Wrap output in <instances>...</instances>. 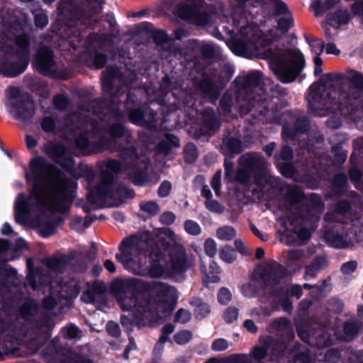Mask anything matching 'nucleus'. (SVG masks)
<instances>
[{
	"instance_id": "0eeeda50",
	"label": "nucleus",
	"mask_w": 363,
	"mask_h": 363,
	"mask_svg": "<svg viewBox=\"0 0 363 363\" xmlns=\"http://www.w3.org/2000/svg\"><path fill=\"white\" fill-rule=\"evenodd\" d=\"M325 87L321 84H313L307 95V101L308 105L313 112L318 116H324L325 113L319 111L318 109L323 105H328L331 103L335 98L337 94L336 91L328 94L327 96L320 94L321 91H325Z\"/></svg>"
},
{
	"instance_id": "e2e57ef3",
	"label": "nucleus",
	"mask_w": 363,
	"mask_h": 363,
	"mask_svg": "<svg viewBox=\"0 0 363 363\" xmlns=\"http://www.w3.org/2000/svg\"><path fill=\"white\" fill-rule=\"evenodd\" d=\"M201 194L204 197H206L207 199H209L210 196H211V192L210 189L207 186H205L202 189Z\"/></svg>"
},
{
	"instance_id": "13d9d810",
	"label": "nucleus",
	"mask_w": 363,
	"mask_h": 363,
	"mask_svg": "<svg viewBox=\"0 0 363 363\" xmlns=\"http://www.w3.org/2000/svg\"><path fill=\"white\" fill-rule=\"evenodd\" d=\"M12 232L11 226L9 223H4L1 228V233L4 235H8Z\"/></svg>"
},
{
	"instance_id": "7c9ffc66",
	"label": "nucleus",
	"mask_w": 363,
	"mask_h": 363,
	"mask_svg": "<svg viewBox=\"0 0 363 363\" xmlns=\"http://www.w3.org/2000/svg\"><path fill=\"white\" fill-rule=\"evenodd\" d=\"M163 143L167 145V148L179 147V139L172 135H167L165 137V140L163 142Z\"/></svg>"
},
{
	"instance_id": "2eb2a0df",
	"label": "nucleus",
	"mask_w": 363,
	"mask_h": 363,
	"mask_svg": "<svg viewBox=\"0 0 363 363\" xmlns=\"http://www.w3.org/2000/svg\"><path fill=\"white\" fill-rule=\"evenodd\" d=\"M192 304H194L196 306V308L195 310V315L197 318H202L210 313L209 306L206 303L200 302L199 300L194 301L192 302Z\"/></svg>"
},
{
	"instance_id": "a211bd4d",
	"label": "nucleus",
	"mask_w": 363,
	"mask_h": 363,
	"mask_svg": "<svg viewBox=\"0 0 363 363\" xmlns=\"http://www.w3.org/2000/svg\"><path fill=\"white\" fill-rule=\"evenodd\" d=\"M311 52L315 55H320L323 52L324 43L320 39H315L309 41Z\"/></svg>"
},
{
	"instance_id": "69168bd1",
	"label": "nucleus",
	"mask_w": 363,
	"mask_h": 363,
	"mask_svg": "<svg viewBox=\"0 0 363 363\" xmlns=\"http://www.w3.org/2000/svg\"><path fill=\"white\" fill-rule=\"evenodd\" d=\"M251 230L252 232L256 235L257 237H259L262 240H265L264 237L261 235L260 232L258 230V229L253 225H250Z\"/></svg>"
},
{
	"instance_id": "b1692460",
	"label": "nucleus",
	"mask_w": 363,
	"mask_h": 363,
	"mask_svg": "<svg viewBox=\"0 0 363 363\" xmlns=\"http://www.w3.org/2000/svg\"><path fill=\"white\" fill-rule=\"evenodd\" d=\"M186 231L191 235H199L201 233V228L199 225L192 220H188L185 223Z\"/></svg>"
},
{
	"instance_id": "f257e3e1",
	"label": "nucleus",
	"mask_w": 363,
	"mask_h": 363,
	"mask_svg": "<svg viewBox=\"0 0 363 363\" xmlns=\"http://www.w3.org/2000/svg\"><path fill=\"white\" fill-rule=\"evenodd\" d=\"M26 177L33 182V187L28 201H26L23 194L16 199L15 216L18 223H26L33 200L37 205L50 211H60L67 205L64 182L57 172L44 164L41 159L32 161L30 171L26 174Z\"/></svg>"
},
{
	"instance_id": "39448f33",
	"label": "nucleus",
	"mask_w": 363,
	"mask_h": 363,
	"mask_svg": "<svg viewBox=\"0 0 363 363\" xmlns=\"http://www.w3.org/2000/svg\"><path fill=\"white\" fill-rule=\"evenodd\" d=\"M269 43L270 40L262 35L256 25L242 21L230 48L238 55L251 57L253 55L260 54Z\"/></svg>"
},
{
	"instance_id": "4468645a",
	"label": "nucleus",
	"mask_w": 363,
	"mask_h": 363,
	"mask_svg": "<svg viewBox=\"0 0 363 363\" xmlns=\"http://www.w3.org/2000/svg\"><path fill=\"white\" fill-rule=\"evenodd\" d=\"M28 65V62L26 60H22L20 62V65L17 68H14L13 66H8L5 70V74L8 77H16L19 74L24 72L26 67Z\"/></svg>"
},
{
	"instance_id": "4be33fe9",
	"label": "nucleus",
	"mask_w": 363,
	"mask_h": 363,
	"mask_svg": "<svg viewBox=\"0 0 363 363\" xmlns=\"http://www.w3.org/2000/svg\"><path fill=\"white\" fill-rule=\"evenodd\" d=\"M229 345L230 344L226 340L219 338L213 342L211 347L214 351L220 352L228 349Z\"/></svg>"
},
{
	"instance_id": "f704fd0d",
	"label": "nucleus",
	"mask_w": 363,
	"mask_h": 363,
	"mask_svg": "<svg viewBox=\"0 0 363 363\" xmlns=\"http://www.w3.org/2000/svg\"><path fill=\"white\" fill-rule=\"evenodd\" d=\"M252 354L256 359L260 360L266 356L267 350L265 347H257L254 348Z\"/></svg>"
},
{
	"instance_id": "052dcab7",
	"label": "nucleus",
	"mask_w": 363,
	"mask_h": 363,
	"mask_svg": "<svg viewBox=\"0 0 363 363\" xmlns=\"http://www.w3.org/2000/svg\"><path fill=\"white\" fill-rule=\"evenodd\" d=\"M274 149V144L271 143L264 147V151L268 156H271Z\"/></svg>"
},
{
	"instance_id": "1a4fd4ad",
	"label": "nucleus",
	"mask_w": 363,
	"mask_h": 363,
	"mask_svg": "<svg viewBox=\"0 0 363 363\" xmlns=\"http://www.w3.org/2000/svg\"><path fill=\"white\" fill-rule=\"evenodd\" d=\"M276 11L279 14L284 15L278 21V29L281 33H285L293 24L291 15L287 12L288 9L286 4L281 1L277 2Z\"/></svg>"
},
{
	"instance_id": "49530a36",
	"label": "nucleus",
	"mask_w": 363,
	"mask_h": 363,
	"mask_svg": "<svg viewBox=\"0 0 363 363\" xmlns=\"http://www.w3.org/2000/svg\"><path fill=\"white\" fill-rule=\"evenodd\" d=\"M325 51L327 54H333L335 55H339L340 53V50L333 43H328L325 46Z\"/></svg>"
},
{
	"instance_id": "f3484780",
	"label": "nucleus",
	"mask_w": 363,
	"mask_h": 363,
	"mask_svg": "<svg viewBox=\"0 0 363 363\" xmlns=\"http://www.w3.org/2000/svg\"><path fill=\"white\" fill-rule=\"evenodd\" d=\"M347 78L356 86H363V74L360 72L349 70L347 73Z\"/></svg>"
},
{
	"instance_id": "58836bf2",
	"label": "nucleus",
	"mask_w": 363,
	"mask_h": 363,
	"mask_svg": "<svg viewBox=\"0 0 363 363\" xmlns=\"http://www.w3.org/2000/svg\"><path fill=\"white\" fill-rule=\"evenodd\" d=\"M302 257L303 252L299 250H291L289 252V259L291 262L300 260Z\"/></svg>"
},
{
	"instance_id": "6ab92c4d",
	"label": "nucleus",
	"mask_w": 363,
	"mask_h": 363,
	"mask_svg": "<svg viewBox=\"0 0 363 363\" xmlns=\"http://www.w3.org/2000/svg\"><path fill=\"white\" fill-rule=\"evenodd\" d=\"M204 249L207 255L214 257L217 253V245L212 238H208L204 243Z\"/></svg>"
},
{
	"instance_id": "09e8293b",
	"label": "nucleus",
	"mask_w": 363,
	"mask_h": 363,
	"mask_svg": "<svg viewBox=\"0 0 363 363\" xmlns=\"http://www.w3.org/2000/svg\"><path fill=\"white\" fill-rule=\"evenodd\" d=\"M106 57L104 55H96L94 59V64L97 68L102 67L106 63Z\"/></svg>"
},
{
	"instance_id": "f03ea898",
	"label": "nucleus",
	"mask_w": 363,
	"mask_h": 363,
	"mask_svg": "<svg viewBox=\"0 0 363 363\" xmlns=\"http://www.w3.org/2000/svg\"><path fill=\"white\" fill-rule=\"evenodd\" d=\"M166 235L169 240V243L172 242L175 245L169 252L171 257L169 264L163 259L162 255L151 253L152 263L149 268L146 265V255L141 252V247L145 244L139 242L136 237H131L122 242L121 253L116 255V258L125 269L139 275L159 277L164 276L169 270H182L185 263L184 248L174 233L167 230Z\"/></svg>"
},
{
	"instance_id": "603ef678",
	"label": "nucleus",
	"mask_w": 363,
	"mask_h": 363,
	"mask_svg": "<svg viewBox=\"0 0 363 363\" xmlns=\"http://www.w3.org/2000/svg\"><path fill=\"white\" fill-rule=\"evenodd\" d=\"M130 119L134 123H140L141 122V114L138 111L131 112Z\"/></svg>"
},
{
	"instance_id": "9b49d317",
	"label": "nucleus",
	"mask_w": 363,
	"mask_h": 363,
	"mask_svg": "<svg viewBox=\"0 0 363 363\" xmlns=\"http://www.w3.org/2000/svg\"><path fill=\"white\" fill-rule=\"evenodd\" d=\"M236 231L231 226H223L216 230V237L220 240L228 241L235 238Z\"/></svg>"
},
{
	"instance_id": "c756f323",
	"label": "nucleus",
	"mask_w": 363,
	"mask_h": 363,
	"mask_svg": "<svg viewBox=\"0 0 363 363\" xmlns=\"http://www.w3.org/2000/svg\"><path fill=\"white\" fill-rule=\"evenodd\" d=\"M35 22L38 27L43 28L48 24V19L43 12H38L35 16Z\"/></svg>"
},
{
	"instance_id": "864d4df0",
	"label": "nucleus",
	"mask_w": 363,
	"mask_h": 363,
	"mask_svg": "<svg viewBox=\"0 0 363 363\" xmlns=\"http://www.w3.org/2000/svg\"><path fill=\"white\" fill-rule=\"evenodd\" d=\"M244 326L250 333H255L257 331V327L254 322L247 320L244 323Z\"/></svg>"
},
{
	"instance_id": "2f4dec72",
	"label": "nucleus",
	"mask_w": 363,
	"mask_h": 363,
	"mask_svg": "<svg viewBox=\"0 0 363 363\" xmlns=\"http://www.w3.org/2000/svg\"><path fill=\"white\" fill-rule=\"evenodd\" d=\"M172 189L171 184L169 182H164L158 189V194L162 197H165L170 193Z\"/></svg>"
},
{
	"instance_id": "4d7b16f0",
	"label": "nucleus",
	"mask_w": 363,
	"mask_h": 363,
	"mask_svg": "<svg viewBox=\"0 0 363 363\" xmlns=\"http://www.w3.org/2000/svg\"><path fill=\"white\" fill-rule=\"evenodd\" d=\"M56 302L52 297H48L44 301V305L46 308H51L55 306Z\"/></svg>"
},
{
	"instance_id": "5fc2aeb1",
	"label": "nucleus",
	"mask_w": 363,
	"mask_h": 363,
	"mask_svg": "<svg viewBox=\"0 0 363 363\" xmlns=\"http://www.w3.org/2000/svg\"><path fill=\"white\" fill-rule=\"evenodd\" d=\"M26 140L27 146L29 149L33 148L36 146L37 141L33 137L28 135V136H26Z\"/></svg>"
},
{
	"instance_id": "8fccbe9b",
	"label": "nucleus",
	"mask_w": 363,
	"mask_h": 363,
	"mask_svg": "<svg viewBox=\"0 0 363 363\" xmlns=\"http://www.w3.org/2000/svg\"><path fill=\"white\" fill-rule=\"evenodd\" d=\"M235 246L237 249V250L243 255H247V251L245 250V247L244 243L240 240H235Z\"/></svg>"
},
{
	"instance_id": "e433bc0d",
	"label": "nucleus",
	"mask_w": 363,
	"mask_h": 363,
	"mask_svg": "<svg viewBox=\"0 0 363 363\" xmlns=\"http://www.w3.org/2000/svg\"><path fill=\"white\" fill-rule=\"evenodd\" d=\"M42 128L46 132H50L54 130L55 123L52 118H45L42 122Z\"/></svg>"
},
{
	"instance_id": "72a5a7b5",
	"label": "nucleus",
	"mask_w": 363,
	"mask_h": 363,
	"mask_svg": "<svg viewBox=\"0 0 363 363\" xmlns=\"http://www.w3.org/2000/svg\"><path fill=\"white\" fill-rule=\"evenodd\" d=\"M357 268V263L354 261H350L344 264L341 268L342 272L345 274L353 272Z\"/></svg>"
},
{
	"instance_id": "a878e982",
	"label": "nucleus",
	"mask_w": 363,
	"mask_h": 363,
	"mask_svg": "<svg viewBox=\"0 0 363 363\" xmlns=\"http://www.w3.org/2000/svg\"><path fill=\"white\" fill-rule=\"evenodd\" d=\"M191 313L185 309H180L176 314V321L186 323L191 319Z\"/></svg>"
},
{
	"instance_id": "774afa93",
	"label": "nucleus",
	"mask_w": 363,
	"mask_h": 363,
	"mask_svg": "<svg viewBox=\"0 0 363 363\" xmlns=\"http://www.w3.org/2000/svg\"><path fill=\"white\" fill-rule=\"evenodd\" d=\"M264 252L263 250V249L262 248H257V250H256V257L257 259H261L264 257Z\"/></svg>"
},
{
	"instance_id": "473e14b6",
	"label": "nucleus",
	"mask_w": 363,
	"mask_h": 363,
	"mask_svg": "<svg viewBox=\"0 0 363 363\" xmlns=\"http://www.w3.org/2000/svg\"><path fill=\"white\" fill-rule=\"evenodd\" d=\"M16 44L17 45L23 50V52L27 53V48L28 45V38L27 36L22 35H19L16 38Z\"/></svg>"
},
{
	"instance_id": "ea45409f",
	"label": "nucleus",
	"mask_w": 363,
	"mask_h": 363,
	"mask_svg": "<svg viewBox=\"0 0 363 363\" xmlns=\"http://www.w3.org/2000/svg\"><path fill=\"white\" fill-rule=\"evenodd\" d=\"M174 219V215L171 212L164 213L160 216L161 222L166 225L172 223Z\"/></svg>"
},
{
	"instance_id": "ddd939ff",
	"label": "nucleus",
	"mask_w": 363,
	"mask_h": 363,
	"mask_svg": "<svg viewBox=\"0 0 363 363\" xmlns=\"http://www.w3.org/2000/svg\"><path fill=\"white\" fill-rule=\"evenodd\" d=\"M211 271L208 272L203 267H201V270L205 275L206 281L216 282L218 280L217 274L219 272V267L218 264L213 262L210 265Z\"/></svg>"
},
{
	"instance_id": "6e6d98bb",
	"label": "nucleus",
	"mask_w": 363,
	"mask_h": 363,
	"mask_svg": "<svg viewBox=\"0 0 363 363\" xmlns=\"http://www.w3.org/2000/svg\"><path fill=\"white\" fill-rule=\"evenodd\" d=\"M104 267L110 272H114L116 271L115 264L111 260L107 259L104 262Z\"/></svg>"
},
{
	"instance_id": "cd10ccee",
	"label": "nucleus",
	"mask_w": 363,
	"mask_h": 363,
	"mask_svg": "<svg viewBox=\"0 0 363 363\" xmlns=\"http://www.w3.org/2000/svg\"><path fill=\"white\" fill-rule=\"evenodd\" d=\"M238 309H236L235 308H228L223 315L224 319L228 323H231V322L235 320L238 318Z\"/></svg>"
},
{
	"instance_id": "20e7f679",
	"label": "nucleus",
	"mask_w": 363,
	"mask_h": 363,
	"mask_svg": "<svg viewBox=\"0 0 363 363\" xmlns=\"http://www.w3.org/2000/svg\"><path fill=\"white\" fill-rule=\"evenodd\" d=\"M264 54L272 70L284 83L293 82L304 67L303 56L296 50H269Z\"/></svg>"
},
{
	"instance_id": "c9c22d12",
	"label": "nucleus",
	"mask_w": 363,
	"mask_h": 363,
	"mask_svg": "<svg viewBox=\"0 0 363 363\" xmlns=\"http://www.w3.org/2000/svg\"><path fill=\"white\" fill-rule=\"evenodd\" d=\"M326 263V260L325 258H320L318 260L317 264L312 265L311 267H308L306 270V276L311 277L313 276V270H318L321 266H323Z\"/></svg>"
},
{
	"instance_id": "0e129e2a",
	"label": "nucleus",
	"mask_w": 363,
	"mask_h": 363,
	"mask_svg": "<svg viewBox=\"0 0 363 363\" xmlns=\"http://www.w3.org/2000/svg\"><path fill=\"white\" fill-rule=\"evenodd\" d=\"M242 161H246L247 162V165L250 166L252 164V161L253 160L252 158V156L251 155H245L243 156L242 158H241Z\"/></svg>"
},
{
	"instance_id": "bf43d9fd",
	"label": "nucleus",
	"mask_w": 363,
	"mask_h": 363,
	"mask_svg": "<svg viewBox=\"0 0 363 363\" xmlns=\"http://www.w3.org/2000/svg\"><path fill=\"white\" fill-rule=\"evenodd\" d=\"M174 331V326L171 324L166 325L163 329L162 332L164 334H171Z\"/></svg>"
},
{
	"instance_id": "a19ab883",
	"label": "nucleus",
	"mask_w": 363,
	"mask_h": 363,
	"mask_svg": "<svg viewBox=\"0 0 363 363\" xmlns=\"http://www.w3.org/2000/svg\"><path fill=\"white\" fill-rule=\"evenodd\" d=\"M344 330L347 335L348 339L353 337V336L357 332L356 326L353 323H347L345 326Z\"/></svg>"
},
{
	"instance_id": "c85d7f7f",
	"label": "nucleus",
	"mask_w": 363,
	"mask_h": 363,
	"mask_svg": "<svg viewBox=\"0 0 363 363\" xmlns=\"http://www.w3.org/2000/svg\"><path fill=\"white\" fill-rule=\"evenodd\" d=\"M63 335L68 338H74L79 333V329L74 325H69L65 328L63 330Z\"/></svg>"
},
{
	"instance_id": "a18cd8bd",
	"label": "nucleus",
	"mask_w": 363,
	"mask_h": 363,
	"mask_svg": "<svg viewBox=\"0 0 363 363\" xmlns=\"http://www.w3.org/2000/svg\"><path fill=\"white\" fill-rule=\"evenodd\" d=\"M327 125L331 128H338L341 125V121L338 118L331 117L328 120Z\"/></svg>"
},
{
	"instance_id": "423d86ee",
	"label": "nucleus",
	"mask_w": 363,
	"mask_h": 363,
	"mask_svg": "<svg viewBox=\"0 0 363 363\" xmlns=\"http://www.w3.org/2000/svg\"><path fill=\"white\" fill-rule=\"evenodd\" d=\"M203 5V0H189L178 8L177 14L180 18L190 20L197 25H205L207 23L208 17L206 13L201 12Z\"/></svg>"
},
{
	"instance_id": "f8f14e48",
	"label": "nucleus",
	"mask_w": 363,
	"mask_h": 363,
	"mask_svg": "<svg viewBox=\"0 0 363 363\" xmlns=\"http://www.w3.org/2000/svg\"><path fill=\"white\" fill-rule=\"evenodd\" d=\"M220 258L226 263H232L236 259V253L230 246H224L220 250Z\"/></svg>"
},
{
	"instance_id": "6e6552de",
	"label": "nucleus",
	"mask_w": 363,
	"mask_h": 363,
	"mask_svg": "<svg viewBox=\"0 0 363 363\" xmlns=\"http://www.w3.org/2000/svg\"><path fill=\"white\" fill-rule=\"evenodd\" d=\"M35 65L38 72L48 74L53 65L51 51L47 48L40 49L35 57Z\"/></svg>"
},
{
	"instance_id": "7ed1b4c3",
	"label": "nucleus",
	"mask_w": 363,
	"mask_h": 363,
	"mask_svg": "<svg viewBox=\"0 0 363 363\" xmlns=\"http://www.w3.org/2000/svg\"><path fill=\"white\" fill-rule=\"evenodd\" d=\"M155 291L157 293V296L152 301L143 298L142 295L133 296L126 291L118 292L116 296L124 310H133L138 313L150 312L155 310L172 311L176 306L178 298L175 288L157 283L155 285Z\"/></svg>"
},
{
	"instance_id": "5701e85b",
	"label": "nucleus",
	"mask_w": 363,
	"mask_h": 363,
	"mask_svg": "<svg viewBox=\"0 0 363 363\" xmlns=\"http://www.w3.org/2000/svg\"><path fill=\"white\" fill-rule=\"evenodd\" d=\"M231 298L232 294L228 289L223 288L219 291L218 294V299L220 303L224 305L228 303L231 300Z\"/></svg>"
},
{
	"instance_id": "79ce46f5",
	"label": "nucleus",
	"mask_w": 363,
	"mask_h": 363,
	"mask_svg": "<svg viewBox=\"0 0 363 363\" xmlns=\"http://www.w3.org/2000/svg\"><path fill=\"white\" fill-rule=\"evenodd\" d=\"M167 40V36L163 31L156 32L154 35V40L157 44H163Z\"/></svg>"
},
{
	"instance_id": "4c0bfd02",
	"label": "nucleus",
	"mask_w": 363,
	"mask_h": 363,
	"mask_svg": "<svg viewBox=\"0 0 363 363\" xmlns=\"http://www.w3.org/2000/svg\"><path fill=\"white\" fill-rule=\"evenodd\" d=\"M107 331L112 336H118L120 334L119 326L113 322H110L107 324Z\"/></svg>"
},
{
	"instance_id": "c03bdc74",
	"label": "nucleus",
	"mask_w": 363,
	"mask_h": 363,
	"mask_svg": "<svg viewBox=\"0 0 363 363\" xmlns=\"http://www.w3.org/2000/svg\"><path fill=\"white\" fill-rule=\"evenodd\" d=\"M55 106L59 108H64L67 104V99L64 96H57L54 99Z\"/></svg>"
},
{
	"instance_id": "412c9836",
	"label": "nucleus",
	"mask_w": 363,
	"mask_h": 363,
	"mask_svg": "<svg viewBox=\"0 0 363 363\" xmlns=\"http://www.w3.org/2000/svg\"><path fill=\"white\" fill-rule=\"evenodd\" d=\"M221 170H218L214 174L212 180H211V186L215 191L216 195L219 196L220 194V182H221Z\"/></svg>"
},
{
	"instance_id": "bb28decb",
	"label": "nucleus",
	"mask_w": 363,
	"mask_h": 363,
	"mask_svg": "<svg viewBox=\"0 0 363 363\" xmlns=\"http://www.w3.org/2000/svg\"><path fill=\"white\" fill-rule=\"evenodd\" d=\"M241 293L246 297H252L256 294V289L254 285L251 284H243L240 288Z\"/></svg>"
},
{
	"instance_id": "aec40b11",
	"label": "nucleus",
	"mask_w": 363,
	"mask_h": 363,
	"mask_svg": "<svg viewBox=\"0 0 363 363\" xmlns=\"http://www.w3.org/2000/svg\"><path fill=\"white\" fill-rule=\"evenodd\" d=\"M191 338V333L188 330H183L174 335V340L177 344L183 345L187 343Z\"/></svg>"
},
{
	"instance_id": "680f3d73",
	"label": "nucleus",
	"mask_w": 363,
	"mask_h": 363,
	"mask_svg": "<svg viewBox=\"0 0 363 363\" xmlns=\"http://www.w3.org/2000/svg\"><path fill=\"white\" fill-rule=\"evenodd\" d=\"M9 246L8 241L6 240L0 239V251L6 250Z\"/></svg>"
},
{
	"instance_id": "3c124183",
	"label": "nucleus",
	"mask_w": 363,
	"mask_h": 363,
	"mask_svg": "<svg viewBox=\"0 0 363 363\" xmlns=\"http://www.w3.org/2000/svg\"><path fill=\"white\" fill-rule=\"evenodd\" d=\"M81 298L85 303H91L94 300V295L90 291H86L83 293Z\"/></svg>"
},
{
	"instance_id": "338daca9",
	"label": "nucleus",
	"mask_w": 363,
	"mask_h": 363,
	"mask_svg": "<svg viewBox=\"0 0 363 363\" xmlns=\"http://www.w3.org/2000/svg\"><path fill=\"white\" fill-rule=\"evenodd\" d=\"M313 62H314L315 66H322V65H323V60L320 57V55H315L313 59Z\"/></svg>"
},
{
	"instance_id": "dca6fc26",
	"label": "nucleus",
	"mask_w": 363,
	"mask_h": 363,
	"mask_svg": "<svg viewBox=\"0 0 363 363\" xmlns=\"http://www.w3.org/2000/svg\"><path fill=\"white\" fill-rule=\"evenodd\" d=\"M140 209L150 216H155L160 211L159 206L153 201L142 203L140 204Z\"/></svg>"
},
{
	"instance_id": "37998d69",
	"label": "nucleus",
	"mask_w": 363,
	"mask_h": 363,
	"mask_svg": "<svg viewBox=\"0 0 363 363\" xmlns=\"http://www.w3.org/2000/svg\"><path fill=\"white\" fill-rule=\"evenodd\" d=\"M110 133L113 137H120L123 133V128L121 124H116L111 128Z\"/></svg>"
},
{
	"instance_id": "de8ad7c7",
	"label": "nucleus",
	"mask_w": 363,
	"mask_h": 363,
	"mask_svg": "<svg viewBox=\"0 0 363 363\" xmlns=\"http://www.w3.org/2000/svg\"><path fill=\"white\" fill-rule=\"evenodd\" d=\"M292 155H293V152H292L291 149L289 147L285 146L282 148V150L281 152V156L283 160H289L292 157Z\"/></svg>"
},
{
	"instance_id": "393cba45",
	"label": "nucleus",
	"mask_w": 363,
	"mask_h": 363,
	"mask_svg": "<svg viewBox=\"0 0 363 363\" xmlns=\"http://www.w3.org/2000/svg\"><path fill=\"white\" fill-rule=\"evenodd\" d=\"M206 208L214 213H220L223 211V206L216 201L208 199L206 202Z\"/></svg>"
},
{
	"instance_id": "9d476101",
	"label": "nucleus",
	"mask_w": 363,
	"mask_h": 363,
	"mask_svg": "<svg viewBox=\"0 0 363 363\" xmlns=\"http://www.w3.org/2000/svg\"><path fill=\"white\" fill-rule=\"evenodd\" d=\"M350 21V16L347 11H339L330 16L327 21V25L335 28H339L346 25Z\"/></svg>"
}]
</instances>
